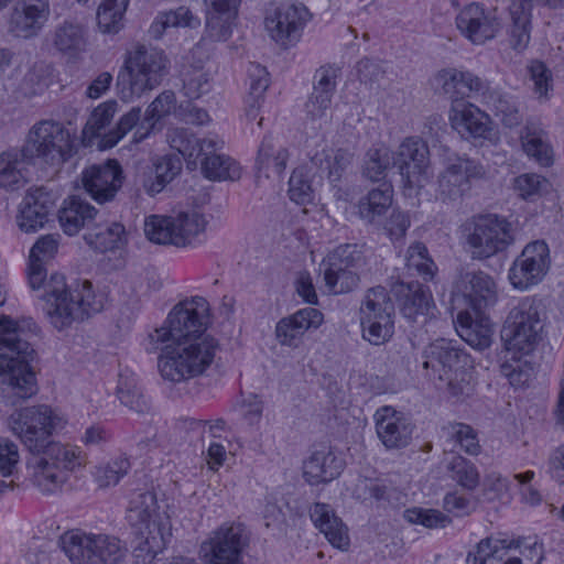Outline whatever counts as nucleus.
<instances>
[{"label": "nucleus", "mask_w": 564, "mask_h": 564, "mask_svg": "<svg viewBox=\"0 0 564 564\" xmlns=\"http://www.w3.org/2000/svg\"><path fill=\"white\" fill-rule=\"evenodd\" d=\"M175 94L171 90H165L149 105L142 120L141 108H131L119 119L116 127L106 134L105 145L115 147L133 128H137L133 133V142L139 143L143 141L153 131L155 124L175 109Z\"/></svg>", "instance_id": "ddd939ff"}, {"label": "nucleus", "mask_w": 564, "mask_h": 564, "mask_svg": "<svg viewBox=\"0 0 564 564\" xmlns=\"http://www.w3.org/2000/svg\"><path fill=\"white\" fill-rule=\"evenodd\" d=\"M200 169L204 176L212 181H236L241 175V169L235 160L217 154L216 151L202 160Z\"/></svg>", "instance_id": "37998d69"}, {"label": "nucleus", "mask_w": 564, "mask_h": 564, "mask_svg": "<svg viewBox=\"0 0 564 564\" xmlns=\"http://www.w3.org/2000/svg\"><path fill=\"white\" fill-rule=\"evenodd\" d=\"M362 262V253L357 245L346 243L335 248L323 261L324 267L334 268L337 271L356 270Z\"/></svg>", "instance_id": "5fc2aeb1"}, {"label": "nucleus", "mask_w": 564, "mask_h": 564, "mask_svg": "<svg viewBox=\"0 0 564 564\" xmlns=\"http://www.w3.org/2000/svg\"><path fill=\"white\" fill-rule=\"evenodd\" d=\"M457 289L463 293L473 312H488L498 299L494 279L482 271L460 273Z\"/></svg>", "instance_id": "5701e85b"}, {"label": "nucleus", "mask_w": 564, "mask_h": 564, "mask_svg": "<svg viewBox=\"0 0 564 564\" xmlns=\"http://www.w3.org/2000/svg\"><path fill=\"white\" fill-rule=\"evenodd\" d=\"M456 26L473 44L481 45L496 37L501 30V22L496 9L487 12L482 7L471 3L456 17Z\"/></svg>", "instance_id": "412c9836"}, {"label": "nucleus", "mask_w": 564, "mask_h": 564, "mask_svg": "<svg viewBox=\"0 0 564 564\" xmlns=\"http://www.w3.org/2000/svg\"><path fill=\"white\" fill-rule=\"evenodd\" d=\"M308 18V10L301 3L281 4L265 19V28L275 42L286 44L299 40Z\"/></svg>", "instance_id": "4be33fe9"}, {"label": "nucleus", "mask_w": 564, "mask_h": 564, "mask_svg": "<svg viewBox=\"0 0 564 564\" xmlns=\"http://www.w3.org/2000/svg\"><path fill=\"white\" fill-rule=\"evenodd\" d=\"M524 152L540 165L549 166L553 162L552 149L546 132L534 123L525 126L521 135Z\"/></svg>", "instance_id": "79ce46f5"}, {"label": "nucleus", "mask_w": 564, "mask_h": 564, "mask_svg": "<svg viewBox=\"0 0 564 564\" xmlns=\"http://www.w3.org/2000/svg\"><path fill=\"white\" fill-rule=\"evenodd\" d=\"M352 153L344 149L322 150L312 158V163L321 171L327 172L329 182L337 187L348 175Z\"/></svg>", "instance_id": "c9c22d12"}, {"label": "nucleus", "mask_w": 564, "mask_h": 564, "mask_svg": "<svg viewBox=\"0 0 564 564\" xmlns=\"http://www.w3.org/2000/svg\"><path fill=\"white\" fill-rule=\"evenodd\" d=\"M208 304L200 296L183 301L175 305L161 327L148 334L144 348L154 354L167 344L185 339L210 336L206 334L208 324Z\"/></svg>", "instance_id": "1a4fd4ad"}, {"label": "nucleus", "mask_w": 564, "mask_h": 564, "mask_svg": "<svg viewBox=\"0 0 564 564\" xmlns=\"http://www.w3.org/2000/svg\"><path fill=\"white\" fill-rule=\"evenodd\" d=\"M64 424L63 417L46 404L22 408L8 419L10 431L30 452L28 479L43 495L62 491L70 473L87 464L80 447L51 440Z\"/></svg>", "instance_id": "f257e3e1"}, {"label": "nucleus", "mask_w": 564, "mask_h": 564, "mask_svg": "<svg viewBox=\"0 0 564 564\" xmlns=\"http://www.w3.org/2000/svg\"><path fill=\"white\" fill-rule=\"evenodd\" d=\"M449 436L459 447L469 455H477L480 451L475 430L464 423H455L449 429Z\"/></svg>", "instance_id": "774afa93"}, {"label": "nucleus", "mask_w": 564, "mask_h": 564, "mask_svg": "<svg viewBox=\"0 0 564 564\" xmlns=\"http://www.w3.org/2000/svg\"><path fill=\"white\" fill-rule=\"evenodd\" d=\"M373 420L377 436L387 449L405 448L411 443L414 425L404 413L383 405L377 409Z\"/></svg>", "instance_id": "aec40b11"}, {"label": "nucleus", "mask_w": 564, "mask_h": 564, "mask_svg": "<svg viewBox=\"0 0 564 564\" xmlns=\"http://www.w3.org/2000/svg\"><path fill=\"white\" fill-rule=\"evenodd\" d=\"M50 0H20L10 18V31L18 37L37 35L48 21Z\"/></svg>", "instance_id": "393cba45"}, {"label": "nucleus", "mask_w": 564, "mask_h": 564, "mask_svg": "<svg viewBox=\"0 0 564 564\" xmlns=\"http://www.w3.org/2000/svg\"><path fill=\"white\" fill-rule=\"evenodd\" d=\"M56 199L57 195L44 186L30 191L23 199L18 218L21 230L31 232L43 228L55 208Z\"/></svg>", "instance_id": "b1692460"}, {"label": "nucleus", "mask_w": 564, "mask_h": 564, "mask_svg": "<svg viewBox=\"0 0 564 564\" xmlns=\"http://www.w3.org/2000/svg\"><path fill=\"white\" fill-rule=\"evenodd\" d=\"M435 80L442 87L444 94L455 99L486 89L485 83L478 76L470 72H462L455 68L438 72Z\"/></svg>", "instance_id": "7c9ffc66"}, {"label": "nucleus", "mask_w": 564, "mask_h": 564, "mask_svg": "<svg viewBox=\"0 0 564 564\" xmlns=\"http://www.w3.org/2000/svg\"><path fill=\"white\" fill-rule=\"evenodd\" d=\"M96 215L97 209L93 205L78 196H72L64 200L58 212V220L64 232L74 236L91 223Z\"/></svg>", "instance_id": "473e14b6"}, {"label": "nucleus", "mask_w": 564, "mask_h": 564, "mask_svg": "<svg viewBox=\"0 0 564 564\" xmlns=\"http://www.w3.org/2000/svg\"><path fill=\"white\" fill-rule=\"evenodd\" d=\"M516 188L524 199H533L547 191L549 181L538 174L527 173L519 175L516 181Z\"/></svg>", "instance_id": "338daca9"}, {"label": "nucleus", "mask_w": 564, "mask_h": 564, "mask_svg": "<svg viewBox=\"0 0 564 564\" xmlns=\"http://www.w3.org/2000/svg\"><path fill=\"white\" fill-rule=\"evenodd\" d=\"M464 231L471 258L478 260L506 251L516 240L512 224L495 214L475 217Z\"/></svg>", "instance_id": "9b49d317"}, {"label": "nucleus", "mask_w": 564, "mask_h": 564, "mask_svg": "<svg viewBox=\"0 0 564 564\" xmlns=\"http://www.w3.org/2000/svg\"><path fill=\"white\" fill-rule=\"evenodd\" d=\"M323 314L314 307L299 310L294 314L281 318L275 325V337L282 346L297 348L305 333L318 328L323 323Z\"/></svg>", "instance_id": "a878e982"}, {"label": "nucleus", "mask_w": 564, "mask_h": 564, "mask_svg": "<svg viewBox=\"0 0 564 564\" xmlns=\"http://www.w3.org/2000/svg\"><path fill=\"white\" fill-rule=\"evenodd\" d=\"M237 12L206 10V36L215 42L227 41L232 33Z\"/></svg>", "instance_id": "8fccbe9b"}, {"label": "nucleus", "mask_w": 564, "mask_h": 564, "mask_svg": "<svg viewBox=\"0 0 564 564\" xmlns=\"http://www.w3.org/2000/svg\"><path fill=\"white\" fill-rule=\"evenodd\" d=\"M169 66L170 61L162 50L138 45L127 54L117 76L121 99L129 101L155 89L169 74Z\"/></svg>", "instance_id": "6e6552de"}, {"label": "nucleus", "mask_w": 564, "mask_h": 564, "mask_svg": "<svg viewBox=\"0 0 564 564\" xmlns=\"http://www.w3.org/2000/svg\"><path fill=\"white\" fill-rule=\"evenodd\" d=\"M210 89L209 75L202 68H191L183 74V90L191 99H197Z\"/></svg>", "instance_id": "e2e57ef3"}, {"label": "nucleus", "mask_w": 564, "mask_h": 564, "mask_svg": "<svg viewBox=\"0 0 564 564\" xmlns=\"http://www.w3.org/2000/svg\"><path fill=\"white\" fill-rule=\"evenodd\" d=\"M325 285L329 293L343 294L352 291L359 283V276L354 270H336L325 267Z\"/></svg>", "instance_id": "13d9d810"}, {"label": "nucleus", "mask_w": 564, "mask_h": 564, "mask_svg": "<svg viewBox=\"0 0 564 564\" xmlns=\"http://www.w3.org/2000/svg\"><path fill=\"white\" fill-rule=\"evenodd\" d=\"M422 357L426 376L438 389L457 399L470 394L469 356L456 340L438 338L424 348Z\"/></svg>", "instance_id": "423d86ee"}, {"label": "nucleus", "mask_w": 564, "mask_h": 564, "mask_svg": "<svg viewBox=\"0 0 564 564\" xmlns=\"http://www.w3.org/2000/svg\"><path fill=\"white\" fill-rule=\"evenodd\" d=\"M486 173V167L479 161L457 156L438 176V197L443 202L460 199L470 189L471 181L484 178Z\"/></svg>", "instance_id": "dca6fc26"}, {"label": "nucleus", "mask_w": 564, "mask_h": 564, "mask_svg": "<svg viewBox=\"0 0 564 564\" xmlns=\"http://www.w3.org/2000/svg\"><path fill=\"white\" fill-rule=\"evenodd\" d=\"M248 544L242 524H224L218 528L203 549L210 554V564H242L241 552Z\"/></svg>", "instance_id": "6ab92c4d"}, {"label": "nucleus", "mask_w": 564, "mask_h": 564, "mask_svg": "<svg viewBox=\"0 0 564 564\" xmlns=\"http://www.w3.org/2000/svg\"><path fill=\"white\" fill-rule=\"evenodd\" d=\"M130 469V462L124 456H119L106 465L99 466L95 473V479L100 488L117 485Z\"/></svg>", "instance_id": "bf43d9fd"}, {"label": "nucleus", "mask_w": 564, "mask_h": 564, "mask_svg": "<svg viewBox=\"0 0 564 564\" xmlns=\"http://www.w3.org/2000/svg\"><path fill=\"white\" fill-rule=\"evenodd\" d=\"M127 520L135 535L133 555L137 564H152L166 547L172 535L166 512L159 511L158 499L152 491H138L130 500Z\"/></svg>", "instance_id": "20e7f679"}, {"label": "nucleus", "mask_w": 564, "mask_h": 564, "mask_svg": "<svg viewBox=\"0 0 564 564\" xmlns=\"http://www.w3.org/2000/svg\"><path fill=\"white\" fill-rule=\"evenodd\" d=\"M205 227L204 216L188 210L175 216H149L144 221V234L154 243L184 248L192 246Z\"/></svg>", "instance_id": "f8f14e48"}, {"label": "nucleus", "mask_w": 564, "mask_h": 564, "mask_svg": "<svg viewBox=\"0 0 564 564\" xmlns=\"http://www.w3.org/2000/svg\"><path fill=\"white\" fill-rule=\"evenodd\" d=\"M94 534L80 530L65 532L59 544L73 564H91Z\"/></svg>", "instance_id": "a19ab883"}, {"label": "nucleus", "mask_w": 564, "mask_h": 564, "mask_svg": "<svg viewBox=\"0 0 564 564\" xmlns=\"http://www.w3.org/2000/svg\"><path fill=\"white\" fill-rule=\"evenodd\" d=\"M512 26L510 31V44L512 48L522 51L530 41L529 17L527 12L511 9Z\"/></svg>", "instance_id": "0e129e2a"}, {"label": "nucleus", "mask_w": 564, "mask_h": 564, "mask_svg": "<svg viewBox=\"0 0 564 564\" xmlns=\"http://www.w3.org/2000/svg\"><path fill=\"white\" fill-rule=\"evenodd\" d=\"M539 308L534 299H523L510 311L501 330L506 359L500 371L514 387L527 384L533 373L532 365L521 356L530 354L538 344L542 329Z\"/></svg>", "instance_id": "7ed1b4c3"}, {"label": "nucleus", "mask_w": 564, "mask_h": 564, "mask_svg": "<svg viewBox=\"0 0 564 564\" xmlns=\"http://www.w3.org/2000/svg\"><path fill=\"white\" fill-rule=\"evenodd\" d=\"M182 160L178 155H165L158 160L150 172L143 177L145 192L154 196L163 191L182 171Z\"/></svg>", "instance_id": "e433bc0d"}, {"label": "nucleus", "mask_w": 564, "mask_h": 564, "mask_svg": "<svg viewBox=\"0 0 564 564\" xmlns=\"http://www.w3.org/2000/svg\"><path fill=\"white\" fill-rule=\"evenodd\" d=\"M393 189L388 184H381L362 196L357 210L359 217L368 224H380L382 217L392 205Z\"/></svg>", "instance_id": "72a5a7b5"}, {"label": "nucleus", "mask_w": 564, "mask_h": 564, "mask_svg": "<svg viewBox=\"0 0 564 564\" xmlns=\"http://www.w3.org/2000/svg\"><path fill=\"white\" fill-rule=\"evenodd\" d=\"M405 264L409 271L414 270L424 281H433L437 267L422 242L411 245L405 254Z\"/></svg>", "instance_id": "de8ad7c7"}, {"label": "nucleus", "mask_w": 564, "mask_h": 564, "mask_svg": "<svg viewBox=\"0 0 564 564\" xmlns=\"http://www.w3.org/2000/svg\"><path fill=\"white\" fill-rule=\"evenodd\" d=\"M93 549L91 564H116L126 554L120 540L107 534H94Z\"/></svg>", "instance_id": "49530a36"}, {"label": "nucleus", "mask_w": 564, "mask_h": 564, "mask_svg": "<svg viewBox=\"0 0 564 564\" xmlns=\"http://www.w3.org/2000/svg\"><path fill=\"white\" fill-rule=\"evenodd\" d=\"M288 160V149L278 144L271 137H265L258 151L257 169L267 177L280 176L286 167Z\"/></svg>", "instance_id": "58836bf2"}, {"label": "nucleus", "mask_w": 564, "mask_h": 564, "mask_svg": "<svg viewBox=\"0 0 564 564\" xmlns=\"http://www.w3.org/2000/svg\"><path fill=\"white\" fill-rule=\"evenodd\" d=\"M392 162V152L388 149H370L365 156L362 175L372 182H379L386 177L388 169L393 166Z\"/></svg>", "instance_id": "864d4df0"}, {"label": "nucleus", "mask_w": 564, "mask_h": 564, "mask_svg": "<svg viewBox=\"0 0 564 564\" xmlns=\"http://www.w3.org/2000/svg\"><path fill=\"white\" fill-rule=\"evenodd\" d=\"M25 158L33 164H41L57 169L68 161L75 153L70 133L59 122L42 120L29 131L22 147Z\"/></svg>", "instance_id": "9d476101"}, {"label": "nucleus", "mask_w": 564, "mask_h": 564, "mask_svg": "<svg viewBox=\"0 0 564 564\" xmlns=\"http://www.w3.org/2000/svg\"><path fill=\"white\" fill-rule=\"evenodd\" d=\"M394 304L386 288L369 289L360 306L362 337L372 345H382L394 333Z\"/></svg>", "instance_id": "4468645a"}, {"label": "nucleus", "mask_w": 564, "mask_h": 564, "mask_svg": "<svg viewBox=\"0 0 564 564\" xmlns=\"http://www.w3.org/2000/svg\"><path fill=\"white\" fill-rule=\"evenodd\" d=\"M289 196L296 204H307L313 200L311 182L302 169L293 171L289 180Z\"/></svg>", "instance_id": "69168bd1"}, {"label": "nucleus", "mask_w": 564, "mask_h": 564, "mask_svg": "<svg viewBox=\"0 0 564 564\" xmlns=\"http://www.w3.org/2000/svg\"><path fill=\"white\" fill-rule=\"evenodd\" d=\"M33 162L25 158L21 148L0 154V186L9 189L19 188L25 182L24 171Z\"/></svg>", "instance_id": "4c0bfd02"}, {"label": "nucleus", "mask_w": 564, "mask_h": 564, "mask_svg": "<svg viewBox=\"0 0 564 564\" xmlns=\"http://www.w3.org/2000/svg\"><path fill=\"white\" fill-rule=\"evenodd\" d=\"M35 350L22 338L17 322L0 318V394L14 406L37 393L36 375L31 366Z\"/></svg>", "instance_id": "f03ea898"}, {"label": "nucleus", "mask_w": 564, "mask_h": 564, "mask_svg": "<svg viewBox=\"0 0 564 564\" xmlns=\"http://www.w3.org/2000/svg\"><path fill=\"white\" fill-rule=\"evenodd\" d=\"M219 348L213 336L185 339L167 344L160 350L158 368L161 377L173 383L187 381L203 375L214 362Z\"/></svg>", "instance_id": "0eeeda50"}, {"label": "nucleus", "mask_w": 564, "mask_h": 564, "mask_svg": "<svg viewBox=\"0 0 564 564\" xmlns=\"http://www.w3.org/2000/svg\"><path fill=\"white\" fill-rule=\"evenodd\" d=\"M550 250L544 241L536 240L524 247L509 270L512 285L525 290L542 281L550 268Z\"/></svg>", "instance_id": "f3484780"}, {"label": "nucleus", "mask_w": 564, "mask_h": 564, "mask_svg": "<svg viewBox=\"0 0 564 564\" xmlns=\"http://www.w3.org/2000/svg\"><path fill=\"white\" fill-rule=\"evenodd\" d=\"M84 238L93 249L101 253L121 249L128 241L126 228L120 223L97 227L87 232Z\"/></svg>", "instance_id": "ea45409f"}, {"label": "nucleus", "mask_w": 564, "mask_h": 564, "mask_svg": "<svg viewBox=\"0 0 564 564\" xmlns=\"http://www.w3.org/2000/svg\"><path fill=\"white\" fill-rule=\"evenodd\" d=\"M457 332L471 347L484 350L492 341V324L487 312L462 311L457 314Z\"/></svg>", "instance_id": "cd10ccee"}, {"label": "nucleus", "mask_w": 564, "mask_h": 564, "mask_svg": "<svg viewBox=\"0 0 564 564\" xmlns=\"http://www.w3.org/2000/svg\"><path fill=\"white\" fill-rule=\"evenodd\" d=\"M404 519L413 524H422L427 529L445 528L451 518L435 509L411 508L403 513Z\"/></svg>", "instance_id": "052dcab7"}, {"label": "nucleus", "mask_w": 564, "mask_h": 564, "mask_svg": "<svg viewBox=\"0 0 564 564\" xmlns=\"http://www.w3.org/2000/svg\"><path fill=\"white\" fill-rule=\"evenodd\" d=\"M446 469L449 477L460 487L469 491L475 490L480 480L477 467L463 456L455 455L447 463Z\"/></svg>", "instance_id": "603ef678"}, {"label": "nucleus", "mask_w": 564, "mask_h": 564, "mask_svg": "<svg viewBox=\"0 0 564 564\" xmlns=\"http://www.w3.org/2000/svg\"><path fill=\"white\" fill-rule=\"evenodd\" d=\"M19 458L17 444L8 438H0V492L12 488L13 480L7 478L12 476Z\"/></svg>", "instance_id": "4d7b16f0"}, {"label": "nucleus", "mask_w": 564, "mask_h": 564, "mask_svg": "<svg viewBox=\"0 0 564 564\" xmlns=\"http://www.w3.org/2000/svg\"><path fill=\"white\" fill-rule=\"evenodd\" d=\"M129 0H102L97 10L98 28L104 33H117Z\"/></svg>", "instance_id": "3c124183"}, {"label": "nucleus", "mask_w": 564, "mask_h": 564, "mask_svg": "<svg viewBox=\"0 0 564 564\" xmlns=\"http://www.w3.org/2000/svg\"><path fill=\"white\" fill-rule=\"evenodd\" d=\"M123 171L116 160L93 164L82 172L85 192L98 204L112 202L122 186Z\"/></svg>", "instance_id": "a211bd4d"}, {"label": "nucleus", "mask_w": 564, "mask_h": 564, "mask_svg": "<svg viewBox=\"0 0 564 564\" xmlns=\"http://www.w3.org/2000/svg\"><path fill=\"white\" fill-rule=\"evenodd\" d=\"M488 105L505 126L511 128L520 123L518 107L510 96L494 91L488 97Z\"/></svg>", "instance_id": "6e6d98bb"}, {"label": "nucleus", "mask_w": 564, "mask_h": 564, "mask_svg": "<svg viewBox=\"0 0 564 564\" xmlns=\"http://www.w3.org/2000/svg\"><path fill=\"white\" fill-rule=\"evenodd\" d=\"M392 290L400 297L401 313L408 321L424 324L433 314L434 303L431 292L421 283L416 281L400 282Z\"/></svg>", "instance_id": "bb28decb"}, {"label": "nucleus", "mask_w": 564, "mask_h": 564, "mask_svg": "<svg viewBox=\"0 0 564 564\" xmlns=\"http://www.w3.org/2000/svg\"><path fill=\"white\" fill-rule=\"evenodd\" d=\"M310 516L315 527L319 529L334 546L338 549L348 546L347 529L341 520L335 516L329 505L315 503L310 510Z\"/></svg>", "instance_id": "2f4dec72"}, {"label": "nucleus", "mask_w": 564, "mask_h": 564, "mask_svg": "<svg viewBox=\"0 0 564 564\" xmlns=\"http://www.w3.org/2000/svg\"><path fill=\"white\" fill-rule=\"evenodd\" d=\"M117 111L118 102L113 99L100 104L97 108L94 109V111L89 116L83 129L84 137L94 138L102 135V147L107 148L105 145V137L107 132L102 134V130L110 123ZM111 130H109L108 133Z\"/></svg>", "instance_id": "09e8293b"}, {"label": "nucleus", "mask_w": 564, "mask_h": 564, "mask_svg": "<svg viewBox=\"0 0 564 564\" xmlns=\"http://www.w3.org/2000/svg\"><path fill=\"white\" fill-rule=\"evenodd\" d=\"M344 468V460L332 451H316L303 464V477L310 485L329 482Z\"/></svg>", "instance_id": "c756f323"}, {"label": "nucleus", "mask_w": 564, "mask_h": 564, "mask_svg": "<svg viewBox=\"0 0 564 564\" xmlns=\"http://www.w3.org/2000/svg\"><path fill=\"white\" fill-rule=\"evenodd\" d=\"M198 20L186 7H180L176 10L160 12L150 26V33L154 39H160L169 28L195 26Z\"/></svg>", "instance_id": "a18cd8bd"}, {"label": "nucleus", "mask_w": 564, "mask_h": 564, "mask_svg": "<svg viewBox=\"0 0 564 564\" xmlns=\"http://www.w3.org/2000/svg\"><path fill=\"white\" fill-rule=\"evenodd\" d=\"M467 564H522L518 556L510 555V546L505 541L486 538L476 546L475 552H469Z\"/></svg>", "instance_id": "f704fd0d"}, {"label": "nucleus", "mask_w": 564, "mask_h": 564, "mask_svg": "<svg viewBox=\"0 0 564 564\" xmlns=\"http://www.w3.org/2000/svg\"><path fill=\"white\" fill-rule=\"evenodd\" d=\"M117 394L123 405L138 413H143L149 410L147 400L132 380L124 379L120 376Z\"/></svg>", "instance_id": "680f3d73"}, {"label": "nucleus", "mask_w": 564, "mask_h": 564, "mask_svg": "<svg viewBox=\"0 0 564 564\" xmlns=\"http://www.w3.org/2000/svg\"><path fill=\"white\" fill-rule=\"evenodd\" d=\"M44 312L51 325L58 332L83 322L90 314L99 312L101 302L96 300L93 284L88 280L67 285L62 274H52L45 283Z\"/></svg>", "instance_id": "39448f33"}, {"label": "nucleus", "mask_w": 564, "mask_h": 564, "mask_svg": "<svg viewBox=\"0 0 564 564\" xmlns=\"http://www.w3.org/2000/svg\"><path fill=\"white\" fill-rule=\"evenodd\" d=\"M451 121L465 139H487L491 132L488 116L468 102L459 101L453 106Z\"/></svg>", "instance_id": "c85d7f7f"}, {"label": "nucleus", "mask_w": 564, "mask_h": 564, "mask_svg": "<svg viewBox=\"0 0 564 564\" xmlns=\"http://www.w3.org/2000/svg\"><path fill=\"white\" fill-rule=\"evenodd\" d=\"M53 44L63 53L76 54L83 51L86 45L83 26L69 21L63 22L54 31Z\"/></svg>", "instance_id": "c03bdc74"}, {"label": "nucleus", "mask_w": 564, "mask_h": 564, "mask_svg": "<svg viewBox=\"0 0 564 564\" xmlns=\"http://www.w3.org/2000/svg\"><path fill=\"white\" fill-rule=\"evenodd\" d=\"M392 161L406 187L421 188L424 186L429 178L430 150L423 139L419 137L404 139L398 150L392 152Z\"/></svg>", "instance_id": "2eb2a0df"}]
</instances>
